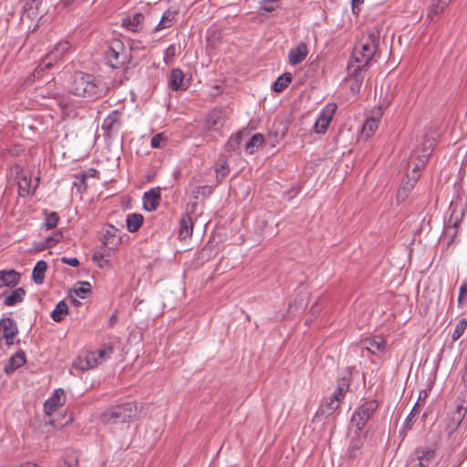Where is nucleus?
I'll list each match as a JSON object with an SVG mask.
<instances>
[{
  "mask_svg": "<svg viewBox=\"0 0 467 467\" xmlns=\"http://www.w3.org/2000/svg\"><path fill=\"white\" fill-rule=\"evenodd\" d=\"M68 307L64 301H60L51 313V317L56 322L62 321L67 314Z\"/></svg>",
  "mask_w": 467,
  "mask_h": 467,
  "instance_id": "38",
  "label": "nucleus"
},
{
  "mask_svg": "<svg viewBox=\"0 0 467 467\" xmlns=\"http://www.w3.org/2000/svg\"><path fill=\"white\" fill-rule=\"evenodd\" d=\"M138 407L134 402H126L105 410L99 420L103 424H118L132 421L137 419Z\"/></svg>",
  "mask_w": 467,
  "mask_h": 467,
  "instance_id": "3",
  "label": "nucleus"
},
{
  "mask_svg": "<svg viewBox=\"0 0 467 467\" xmlns=\"http://www.w3.org/2000/svg\"><path fill=\"white\" fill-rule=\"evenodd\" d=\"M461 422H462V420H460L458 421V423H457V427L461 424Z\"/></svg>",
  "mask_w": 467,
  "mask_h": 467,
  "instance_id": "58",
  "label": "nucleus"
},
{
  "mask_svg": "<svg viewBox=\"0 0 467 467\" xmlns=\"http://www.w3.org/2000/svg\"><path fill=\"white\" fill-rule=\"evenodd\" d=\"M423 165H424V161H421V164H420V165L416 164V165H415V167L413 168V172H416L417 171H420V169L421 167H423Z\"/></svg>",
  "mask_w": 467,
  "mask_h": 467,
  "instance_id": "56",
  "label": "nucleus"
},
{
  "mask_svg": "<svg viewBox=\"0 0 467 467\" xmlns=\"http://www.w3.org/2000/svg\"><path fill=\"white\" fill-rule=\"evenodd\" d=\"M215 173L218 182H222L228 175L229 168L226 161H218L215 165Z\"/></svg>",
  "mask_w": 467,
  "mask_h": 467,
  "instance_id": "40",
  "label": "nucleus"
},
{
  "mask_svg": "<svg viewBox=\"0 0 467 467\" xmlns=\"http://www.w3.org/2000/svg\"><path fill=\"white\" fill-rule=\"evenodd\" d=\"M49 68L45 67V57L42 59L40 64L35 68L33 72V77L35 78H42L44 77V72L48 70Z\"/></svg>",
  "mask_w": 467,
  "mask_h": 467,
  "instance_id": "48",
  "label": "nucleus"
},
{
  "mask_svg": "<svg viewBox=\"0 0 467 467\" xmlns=\"http://www.w3.org/2000/svg\"><path fill=\"white\" fill-rule=\"evenodd\" d=\"M213 192V187L209 185H203L197 188V193L211 194Z\"/></svg>",
  "mask_w": 467,
  "mask_h": 467,
  "instance_id": "51",
  "label": "nucleus"
},
{
  "mask_svg": "<svg viewBox=\"0 0 467 467\" xmlns=\"http://www.w3.org/2000/svg\"><path fill=\"white\" fill-rule=\"evenodd\" d=\"M265 141L261 133L254 134L249 141L245 144V150L248 154H253L263 145Z\"/></svg>",
  "mask_w": 467,
  "mask_h": 467,
  "instance_id": "34",
  "label": "nucleus"
},
{
  "mask_svg": "<svg viewBox=\"0 0 467 467\" xmlns=\"http://www.w3.org/2000/svg\"><path fill=\"white\" fill-rule=\"evenodd\" d=\"M359 432L360 431H356V435L350 439L349 445L347 450V455L349 458L357 457L361 453L365 437Z\"/></svg>",
  "mask_w": 467,
  "mask_h": 467,
  "instance_id": "22",
  "label": "nucleus"
},
{
  "mask_svg": "<svg viewBox=\"0 0 467 467\" xmlns=\"http://www.w3.org/2000/svg\"><path fill=\"white\" fill-rule=\"evenodd\" d=\"M71 49V44L68 41H60L45 57V67L52 68L54 64L61 60Z\"/></svg>",
  "mask_w": 467,
  "mask_h": 467,
  "instance_id": "10",
  "label": "nucleus"
},
{
  "mask_svg": "<svg viewBox=\"0 0 467 467\" xmlns=\"http://www.w3.org/2000/svg\"><path fill=\"white\" fill-rule=\"evenodd\" d=\"M177 15L178 12L175 10H166L163 13L159 24L153 28L152 33H157L161 30L171 27L176 20Z\"/></svg>",
  "mask_w": 467,
  "mask_h": 467,
  "instance_id": "23",
  "label": "nucleus"
},
{
  "mask_svg": "<svg viewBox=\"0 0 467 467\" xmlns=\"http://www.w3.org/2000/svg\"><path fill=\"white\" fill-rule=\"evenodd\" d=\"M467 300V280L463 281L460 286L459 296H458V305L462 306Z\"/></svg>",
  "mask_w": 467,
  "mask_h": 467,
  "instance_id": "46",
  "label": "nucleus"
},
{
  "mask_svg": "<svg viewBox=\"0 0 467 467\" xmlns=\"http://www.w3.org/2000/svg\"><path fill=\"white\" fill-rule=\"evenodd\" d=\"M45 214L46 218L43 223V227L47 230L55 228L59 221L58 214L56 212L47 213V211L45 212Z\"/></svg>",
  "mask_w": 467,
  "mask_h": 467,
  "instance_id": "39",
  "label": "nucleus"
},
{
  "mask_svg": "<svg viewBox=\"0 0 467 467\" xmlns=\"http://www.w3.org/2000/svg\"><path fill=\"white\" fill-rule=\"evenodd\" d=\"M170 86L172 90H185L188 86L184 82V73L180 68H174L171 72Z\"/></svg>",
  "mask_w": 467,
  "mask_h": 467,
  "instance_id": "25",
  "label": "nucleus"
},
{
  "mask_svg": "<svg viewBox=\"0 0 467 467\" xmlns=\"http://www.w3.org/2000/svg\"><path fill=\"white\" fill-rule=\"evenodd\" d=\"M76 0H62V3L63 5L66 6V7H68L70 5H72L74 4Z\"/></svg>",
  "mask_w": 467,
  "mask_h": 467,
  "instance_id": "55",
  "label": "nucleus"
},
{
  "mask_svg": "<svg viewBox=\"0 0 467 467\" xmlns=\"http://www.w3.org/2000/svg\"><path fill=\"white\" fill-rule=\"evenodd\" d=\"M337 109L335 103L327 104L319 113L317 119L315 122V131L319 134H324Z\"/></svg>",
  "mask_w": 467,
  "mask_h": 467,
  "instance_id": "9",
  "label": "nucleus"
},
{
  "mask_svg": "<svg viewBox=\"0 0 467 467\" xmlns=\"http://www.w3.org/2000/svg\"><path fill=\"white\" fill-rule=\"evenodd\" d=\"M11 171L17 175V185L20 194L22 196L29 194L31 192V178L23 174L19 176L22 172V167L19 164L13 165Z\"/></svg>",
  "mask_w": 467,
  "mask_h": 467,
  "instance_id": "18",
  "label": "nucleus"
},
{
  "mask_svg": "<svg viewBox=\"0 0 467 467\" xmlns=\"http://www.w3.org/2000/svg\"><path fill=\"white\" fill-rule=\"evenodd\" d=\"M79 455L74 449H67L62 456L59 467H78Z\"/></svg>",
  "mask_w": 467,
  "mask_h": 467,
  "instance_id": "29",
  "label": "nucleus"
},
{
  "mask_svg": "<svg viewBox=\"0 0 467 467\" xmlns=\"http://www.w3.org/2000/svg\"><path fill=\"white\" fill-rule=\"evenodd\" d=\"M451 0H436L429 7L427 20L435 22L439 19L440 15L450 5Z\"/></svg>",
  "mask_w": 467,
  "mask_h": 467,
  "instance_id": "21",
  "label": "nucleus"
},
{
  "mask_svg": "<svg viewBox=\"0 0 467 467\" xmlns=\"http://www.w3.org/2000/svg\"><path fill=\"white\" fill-rule=\"evenodd\" d=\"M42 5V0H25L22 8V19L27 17L34 19L38 16V10Z\"/></svg>",
  "mask_w": 467,
  "mask_h": 467,
  "instance_id": "24",
  "label": "nucleus"
},
{
  "mask_svg": "<svg viewBox=\"0 0 467 467\" xmlns=\"http://www.w3.org/2000/svg\"><path fill=\"white\" fill-rule=\"evenodd\" d=\"M26 362V353L23 350H18L16 354L9 358L8 361L5 365L4 370L6 374H12L17 368L25 365Z\"/></svg>",
  "mask_w": 467,
  "mask_h": 467,
  "instance_id": "19",
  "label": "nucleus"
},
{
  "mask_svg": "<svg viewBox=\"0 0 467 467\" xmlns=\"http://www.w3.org/2000/svg\"><path fill=\"white\" fill-rule=\"evenodd\" d=\"M192 234V218L188 214H184L180 219V230L179 238L180 240H187Z\"/></svg>",
  "mask_w": 467,
  "mask_h": 467,
  "instance_id": "28",
  "label": "nucleus"
},
{
  "mask_svg": "<svg viewBox=\"0 0 467 467\" xmlns=\"http://www.w3.org/2000/svg\"><path fill=\"white\" fill-rule=\"evenodd\" d=\"M61 239L62 234L60 232L55 233L53 235L46 238L45 245L42 247V249L52 247L53 245L60 242Z\"/></svg>",
  "mask_w": 467,
  "mask_h": 467,
  "instance_id": "44",
  "label": "nucleus"
},
{
  "mask_svg": "<svg viewBox=\"0 0 467 467\" xmlns=\"http://www.w3.org/2000/svg\"><path fill=\"white\" fill-rule=\"evenodd\" d=\"M47 270V264L46 261L44 260H39L34 269H33V272H32V280L36 284V285H41L43 284L44 282V279H45V274Z\"/></svg>",
  "mask_w": 467,
  "mask_h": 467,
  "instance_id": "31",
  "label": "nucleus"
},
{
  "mask_svg": "<svg viewBox=\"0 0 467 467\" xmlns=\"http://www.w3.org/2000/svg\"><path fill=\"white\" fill-rule=\"evenodd\" d=\"M435 456V447L419 446L410 454L407 467H428Z\"/></svg>",
  "mask_w": 467,
  "mask_h": 467,
  "instance_id": "7",
  "label": "nucleus"
},
{
  "mask_svg": "<svg viewBox=\"0 0 467 467\" xmlns=\"http://www.w3.org/2000/svg\"><path fill=\"white\" fill-rule=\"evenodd\" d=\"M90 171H91V172H90V175H91V176H94V175H95V173H97V171H96V170H94V169H91V170H90Z\"/></svg>",
  "mask_w": 467,
  "mask_h": 467,
  "instance_id": "57",
  "label": "nucleus"
},
{
  "mask_svg": "<svg viewBox=\"0 0 467 467\" xmlns=\"http://www.w3.org/2000/svg\"><path fill=\"white\" fill-rule=\"evenodd\" d=\"M61 262L73 267L79 265V261L77 257H62Z\"/></svg>",
  "mask_w": 467,
  "mask_h": 467,
  "instance_id": "49",
  "label": "nucleus"
},
{
  "mask_svg": "<svg viewBox=\"0 0 467 467\" xmlns=\"http://www.w3.org/2000/svg\"><path fill=\"white\" fill-rule=\"evenodd\" d=\"M66 402L65 392L62 389L54 391L52 397L47 399L44 403V411L47 415H52L58 408L62 407Z\"/></svg>",
  "mask_w": 467,
  "mask_h": 467,
  "instance_id": "12",
  "label": "nucleus"
},
{
  "mask_svg": "<svg viewBox=\"0 0 467 467\" xmlns=\"http://www.w3.org/2000/svg\"><path fill=\"white\" fill-rule=\"evenodd\" d=\"M419 175L416 174L411 179H410L408 182H404L398 190L397 192V201L399 202H404L407 197L409 196L411 190L414 188L415 183L417 182Z\"/></svg>",
  "mask_w": 467,
  "mask_h": 467,
  "instance_id": "30",
  "label": "nucleus"
},
{
  "mask_svg": "<svg viewBox=\"0 0 467 467\" xmlns=\"http://www.w3.org/2000/svg\"><path fill=\"white\" fill-rule=\"evenodd\" d=\"M167 138L163 133H158L151 138L150 146L154 149L162 148L165 145Z\"/></svg>",
  "mask_w": 467,
  "mask_h": 467,
  "instance_id": "43",
  "label": "nucleus"
},
{
  "mask_svg": "<svg viewBox=\"0 0 467 467\" xmlns=\"http://www.w3.org/2000/svg\"><path fill=\"white\" fill-rule=\"evenodd\" d=\"M346 393L347 392L344 391L342 388H337L331 397L341 402L344 400Z\"/></svg>",
  "mask_w": 467,
  "mask_h": 467,
  "instance_id": "50",
  "label": "nucleus"
},
{
  "mask_svg": "<svg viewBox=\"0 0 467 467\" xmlns=\"http://www.w3.org/2000/svg\"><path fill=\"white\" fill-rule=\"evenodd\" d=\"M363 0H352V9L354 13H357L358 5L361 4Z\"/></svg>",
  "mask_w": 467,
  "mask_h": 467,
  "instance_id": "54",
  "label": "nucleus"
},
{
  "mask_svg": "<svg viewBox=\"0 0 467 467\" xmlns=\"http://www.w3.org/2000/svg\"><path fill=\"white\" fill-rule=\"evenodd\" d=\"M308 54V48L305 42H300L291 48L288 53L289 63L293 66L302 63Z\"/></svg>",
  "mask_w": 467,
  "mask_h": 467,
  "instance_id": "17",
  "label": "nucleus"
},
{
  "mask_svg": "<svg viewBox=\"0 0 467 467\" xmlns=\"http://www.w3.org/2000/svg\"><path fill=\"white\" fill-rule=\"evenodd\" d=\"M349 384V379L343 378L342 379L339 380L337 388H342L343 390L347 392L348 390Z\"/></svg>",
  "mask_w": 467,
  "mask_h": 467,
  "instance_id": "52",
  "label": "nucleus"
},
{
  "mask_svg": "<svg viewBox=\"0 0 467 467\" xmlns=\"http://www.w3.org/2000/svg\"><path fill=\"white\" fill-rule=\"evenodd\" d=\"M466 327H467V320L465 318L460 319L458 321V323L456 324V327L452 333V336H451L452 340L456 341L457 339H459L464 333Z\"/></svg>",
  "mask_w": 467,
  "mask_h": 467,
  "instance_id": "41",
  "label": "nucleus"
},
{
  "mask_svg": "<svg viewBox=\"0 0 467 467\" xmlns=\"http://www.w3.org/2000/svg\"><path fill=\"white\" fill-rule=\"evenodd\" d=\"M381 110L378 109L372 112V116L368 118L361 130V136L366 139L370 138L379 128V123L381 119Z\"/></svg>",
  "mask_w": 467,
  "mask_h": 467,
  "instance_id": "13",
  "label": "nucleus"
},
{
  "mask_svg": "<svg viewBox=\"0 0 467 467\" xmlns=\"http://www.w3.org/2000/svg\"><path fill=\"white\" fill-rule=\"evenodd\" d=\"M143 220V216L140 213L129 214L126 220L129 232L136 233L141 227Z\"/></svg>",
  "mask_w": 467,
  "mask_h": 467,
  "instance_id": "32",
  "label": "nucleus"
},
{
  "mask_svg": "<svg viewBox=\"0 0 467 467\" xmlns=\"http://www.w3.org/2000/svg\"><path fill=\"white\" fill-rule=\"evenodd\" d=\"M21 279V274L14 269L1 270L0 271V288L8 287L14 288L19 283Z\"/></svg>",
  "mask_w": 467,
  "mask_h": 467,
  "instance_id": "15",
  "label": "nucleus"
},
{
  "mask_svg": "<svg viewBox=\"0 0 467 467\" xmlns=\"http://www.w3.org/2000/svg\"><path fill=\"white\" fill-rule=\"evenodd\" d=\"M103 247L101 250H98L93 254V260L99 261L103 259L105 256H109V253L108 250L116 249L121 243V237L119 236V230L114 225L109 224L101 238Z\"/></svg>",
  "mask_w": 467,
  "mask_h": 467,
  "instance_id": "5",
  "label": "nucleus"
},
{
  "mask_svg": "<svg viewBox=\"0 0 467 467\" xmlns=\"http://www.w3.org/2000/svg\"><path fill=\"white\" fill-rule=\"evenodd\" d=\"M144 19L145 16L142 13H136L132 16L123 18L121 25L127 30L136 33L141 30Z\"/></svg>",
  "mask_w": 467,
  "mask_h": 467,
  "instance_id": "20",
  "label": "nucleus"
},
{
  "mask_svg": "<svg viewBox=\"0 0 467 467\" xmlns=\"http://www.w3.org/2000/svg\"><path fill=\"white\" fill-rule=\"evenodd\" d=\"M112 353L113 347L110 344L104 345L98 351L84 350L74 360L73 367L82 371L94 368L108 359Z\"/></svg>",
  "mask_w": 467,
  "mask_h": 467,
  "instance_id": "4",
  "label": "nucleus"
},
{
  "mask_svg": "<svg viewBox=\"0 0 467 467\" xmlns=\"http://www.w3.org/2000/svg\"><path fill=\"white\" fill-rule=\"evenodd\" d=\"M107 91L108 87L99 77L83 72L75 74L70 86L72 94L90 101L105 96Z\"/></svg>",
  "mask_w": 467,
  "mask_h": 467,
  "instance_id": "1",
  "label": "nucleus"
},
{
  "mask_svg": "<svg viewBox=\"0 0 467 467\" xmlns=\"http://www.w3.org/2000/svg\"><path fill=\"white\" fill-rule=\"evenodd\" d=\"M292 78H293V77H292L291 73H289V72L284 73L283 75L279 76L276 78V80L274 82V84L272 86V89L275 92H282L291 83Z\"/></svg>",
  "mask_w": 467,
  "mask_h": 467,
  "instance_id": "33",
  "label": "nucleus"
},
{
  "mask_svg": "<svg viewBox=\"0 0 467 467\" xmlns=\"http://www.w3.org/2000/svg\"><path fill=\"white\" fill-rule=\"evenodd\" d=\"M105 57L111 67H121L126 63L128 57L123 42L119 39L111 40L105 53Z\"/></svg>",
  "mask_w": 467,
  "mask_h": 467,
  "instance_id": "6",
  "label": "nucleus"
},
{
  "mask_svg": "<svg viewBox=\"0 0 467 467\" xmlns=\"http://www.w3.org/2000/svg\"><path fill=\"white\" fill-rule=\"evenodd\" d=\"M363 347L371 352L372 354H378L383 352L386 348L385 340L380 337H375L372 338H366L363 340Z\"/></svg>",
  "mask_w": 467,
  "mask_h": 467,
  "instance_id": "26",
  "label": "nucleus"
},
{
  "mask_svg": "<svg viewBox=\"0 0 467 467\" xmlns=\"http://www.w3.org/2000/svg\"><path fill=\"white\" fill-rule=\"evenodd\" d=\"M223 124V115L221 111H212L206 119V125L209 130H217L219 126Z\"/></svg>",
  "mask_w": 467,
  "mask_h": 467,
  "instance_id": "35",
  "label": "nucleus"
},
{
  "mask_svg": "<svg viewBox=\"0 0 467 467\" xmlns=\"http://www.w3.org/2000/svg\"><path fill=\"white\" fill-rule=\"evenodd\" d=\"M340 404L341 402L331 397L328 401L321 405L318 411L321 415L329 416L340 407Z\"/></svg>",
  "mask_w": 467,
  "mask_h": 467,
  "instance_id": "36",
  "label": "nucleus"
},
{
  "mask_svg": "<svg viewBox=\"0 0 467 467\" xmlns=\"http://www.w3.org/2000/svg\"><path fill=\"white\" fill-rule=\"evenodd\" d=\"M161 202V190L159 187L152 188L144 192L143 208L148 212L155 211Z\"/></svg>",
  "mask_w": 467,
  "mask_h": 467,
  "instance_id": "14",
  "label": "nucleus"
},
{
  "mask_svg": "<svg viewBox=\"0 0 467 467\" xmlns=\"http://www.w3.org/2000/svg\"><path fill=\"white\" fill-rule=\"evenodd\" d=\"M348 71L351 82L350 90L353 94H358L360 90L367 69L361 67V66H356L354 62H348Z\"/></svg>",
  "mask_w": 467,
  "mask_h": 467,
  "instance_id": "11",
  "label": "nucleus"
},
{
  "mask_svg": "<svg viewBox=\"0 0 467 467\" xmlns=\"http://www.w3.org/2000/svg\"><path fill=\"white\" fill-rule=\"evenodd\" d=\"M90 292V285L88 283H80L79 286L75 287L76 295L80 298H85Z\"/></svg>",
  "mask_w": 467,
  "mask_h": 467,
  "instance_id": "45",
  "label": "nucleus"
},
{
  "mask_svg": "<svg viewBox=\"0 0 467 467\" xmlns=\"http://www.w3.org/2000/svg\"><path fill=\"white\" fill-rule=\"evenodd\" d=\"M120 118L121 112L119 109H115L104 119L101 129L107 133V135H109L115 126L119 125Z\"/></svg>",
  "mask_w": 467,
  "mask_h": 467,
  "instance_id": "27",
  "label": "nucleus"
},
{
  "mask_svg": "<svg viewBox=\"0 0 467 467\" xmlns=\"http://www.w3.org/2000/svg\"><path fill=\"white\" fill-rule=\"evenodd\" d=\"M244 135H247L246 130H240L234 135L231 136L226 143V150L229 151H235L238 150Z\"/></svg>",
  "mask_w": 467,
  "mask_h": 467,
  "instance_id": "37",
  "label": "nucleus"
},
{
  "mask_svg": "<svg viewBox=\"0 0 467 467\" xmlns=\"http://www.w3.org/2000/svg\"><path fill=\"white\" fill-rule=\"evenodd\" d=\"M417 404L414 406V408L412 409V410L410 411V413L409 414V416L407 417L406 419V422H405V425L408 426L410 424V422L412 420V419L414 418V416L416 415V413L418 412L417 409Z\"/></svg>",
  "mask_w": 467,
  "mask_h": 467,
  "instance_id": "53",
  "label": "nucleus"
},
{
  "mask_svg": "<svg viewBox=\"0 0 467 467\" xmlns=\"http://www.w3.org/2000/svg\"><path fill=\"white\" fill-rule=\"evenodd\" d=\"M376 400H368L357 408L351 417V423L356 427L357 431H360L378 409Z\"/></svg>",
  "mask_w": 467,
  "mask_h": 467,
  "instance_id": "8",
  "label": "nucleus"
},
{
  "mask_svg": "<svg viewBox=\"0 0 467 467\" xmlns=\"http://www.w3.org/2000/svg\"><path fill=\"white\" fill-rule=\"evenodd\" d=\"M278 7V2L275 0H264L262 9L265 12L275 11Z\"/></svg>",
  "mask_w": 467,
  "mask_h": 467,
  "instance_id": "47",
  "label": "nucleus"
},
{
  "mask_svg": "<svg viewBox=\"0 0 467 467\" xmlns=\"http://www.w3.org/2000/svg\"><path fill=\"white\" fill-rule=\"evenodd\" d=\"M26 292L23 287H17L11 292H5L1 295L5 306H14L25 300Z\"/></svg>",
  "mask_w": 467,
  "mask_h": 467,
  "instance_id": "16",
  "label": "nucleus"
},
{
  "mask_svg": "<svg viewBox=\"0 0 467 467\" xmlns=\"http://www.w3.org/2000/svg\"><path fill=\"white\" fill-rule=\"evenodd\" d=\"M379 37L380 32L377 27L369 28L367 35L355 46L353 60L350 62L368 69L369 62L379 49Z\"/></svg>",
  "mask_w": 467,
  "mask_h": 467,
  "instance_id": "2",
  "label": "nucleus"
},
{
  "mask_svg": "<svg viewBox=\"0 0 467 467\" xmlns=\"http://www.w3.org/2000/svg\"><path fill=\"white\" fill-rule=\"evenodd\" d=\"M176 46L174 44L170 45L164 51L163 60L165 64H171L173 62L174 57H176Z\"/></svg>",
  "mask_w": 467,
  "mask_h": 467,
  "instance_id": "42",
  "label": "nucleus"
}]
</instances>
